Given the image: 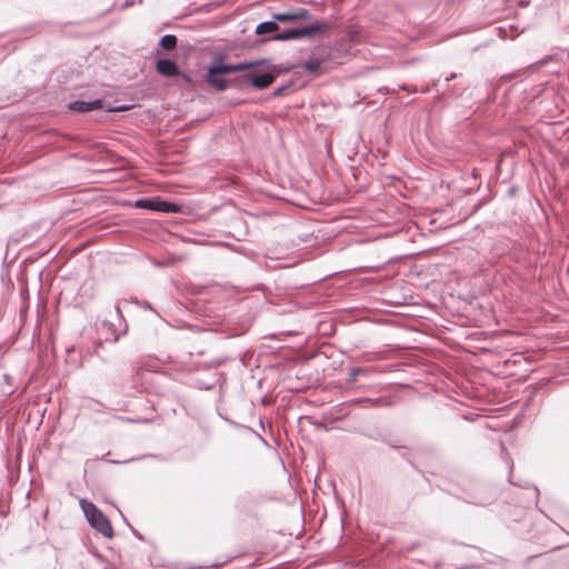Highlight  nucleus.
Masks as SVG:
<instances>
[{"instance_id":"nucleus-15","label":"nucleus","mask_w":569,"mask_h":569,"mask_svg":"<svg viewBox=\"0 0 569 569\" xmlns=\"http://www.w3.org/2000/svg\"><path fill=\"white\" fill-rule=\"evenodd\" d=\"M254 440L261 445H267V442L264 441V439L258 435L257 432H254Z\"/></svg>"},{"instance_id":"nucleus-13","label":"nucleus","mask_w":569,"mask_h":569,"mask_svg":"<svg viewBox=\"0 0 569 569\" xmlns=\"http://www.w3.org/2000/svg\"><path fill=\"white\" fill-rule=\"evenodd\" d=\"M289 87H290V83H288V84H283V86H281V87L277 88V89L273 91L272 96H273V97H279V96L283 94V92H284Z\"/></svg>"},{"instance_id":"nucleus-11","label":"nucleus","mask_w":569,"mask_h":569,"mask_svg":"<svg viewBox=\"0 0 569 569\" xmlns=\"http://www.w3.org/2000/svg\"><path fill=\"white\" fill-rule=\"evenodd\" d=\"M292 13H293V20L295 21H298V20H310L312 18V14L310 13V11L308 9H305V8H298L296 10H293Z\"/></svg>"},{"instance_id":"nucleus-12","label":"nucleus","mask_w":569,"mask_h":569,"mask_svg":"<svg viewBox=\"0 0 569 569\" xmlns=\"http://www.w3.org/2000/svg\"><path fill=\"white\" fill-rule=\"evenodd\" d=\"M273 20L276 21V23L278 22H289V21H295L293 20V13L292 11H289V12H282V13H274L272 16Z\"/></svg>"},{"instance_id":"nucleus-14","label":"nucleus","mask_w":569,"mask_h":569,"mask_svg":"<svg viewBox=\"0 0 569 569\" xmlns=\"http://www.w3.org/2000/svg\"><path fill=\"white\" fill-rule=\"evenodd\" d=\"M361 371V369L359 368H353L351 371H350V380L351 381H355L357 376L359 375V372Z\"/></svg>"},{"instance_id":"nucleus-7","label":"nucleus","mask_w":569,"mask_h":569,"mask_svg":"<svg viewBox=\"0 0 569 569\" xmlns=\"http://www.w3.org/2000/svg\"><path fill=\"white\" fill-rule=\"evenodd\" d=\"M142 376L143 372L141 369H138L134 375L131 377V383L129 386L122 385L121 390L124 396L133 397L134 395L141 392L143 390L142 386Z\"/></svg>"},{"instance_id":"nucleus-1","label":"nucleus","mask_w":569,"mask_h":569,"mask_svg":"<svg viewBox=\"0 0 569 569\" xmlns=\"http://www.w3.org/2000/svg\"><path fill=\"white\" fill-rule=\"evenodd\" d=\"M330 28L329 23L319 20H313L311 23L305 27L290 28L283 31H279V26L272 19L264 21L256 27V34L262 37L261 42L268 40L276 41H288L301 38H311L316 34L326 33Z\"/></svg>"},{"instance_id":"nucleus-6","label":"nucleus","mask_w":569,"mask_h":569,"mask_svg":"<svg viewBox=\"0 0 569 569\" xmlns=\"http://www.w3.org/2000/svg\"><path fill=\"white\" fill-rule=\"evenodd\" d=\"M327 51L325 47L317 48L310 58L302 63L303 70L309 73H320L321 66L326 61Z\"/></svg>"},{"instance_id":"nucleus-8","label":"nucleus","mask_w":569,"mask_h":569,"mask_svg":"<svg viewBox=\"0 0 569 569\" xmlns=\"http://www.w3.org/2000/svg\"><path fill=\"white\" fill-rule=\"evenodd\" d=\"M100 108H102V101L99 99L92 101L76 100L69 104V109L78 113H84Z\"/></svg>"},{"instance_id":"nucleus-18","label":"nucleus","mask_w":569,"mask_h":569,"mask_svg":"<svg viewBox=\"0 0 569 569\" xmlns=\"http://www.w3.org/2000/svg\"><path fill=\"white\" fill-rule=\"evenodd\" d=\"M146 308L151 309V306L149 303H146Z\"/></svg>"},{"instance_id":"nucleus-17","label":"nucleus","mask_w":569,"mask_h":569,"mask_svg":"<svg viewBox=\"0 0 569 569\" xmlns=\"http://www.w3.org/2000/svg\"><path fill=\"white\" fill-rule=\"evenodd\" d=\"M116 311H117V313H118V315H120V313H121V311H120V308H119V307H116Z\"/></svg>"},{"instance_id":"nucleus-10","label":"nucleus","mask_w":569,"mask_h":569,"mask_svg":"<svg viewBox=\"0 0 569 569\" xmlns=\"http://www.w3.org/2000/svg\"><path fill=\"white\" fill-rule=\"evenodd\" d=\"M160 46L166 50H173L177 47V37L164 34L160 40Z\"/></svg>"},{"instance_id":"nucleus-3","label":"nucleus","mask_w":569,"mask_h":569,"mask_svg":"<svg viewBox=\"0 0 569 569\" xmlns=\"http://www.w3.org/2000/svg\"><path fill=\"white\" fill-rule=\"evenodd\" d=\"M81 507L90 526L106 538L113 537V528L109 519L99 510L94 503L81 500Z\"/></svg>"},{"instance_id":"nucleus-5","label":"nucleus","mask_w":569,"mask_h":569,"mask_svg":"<svg viewBox=\"0 0 569 569\" xmlns=\"http://www.w3.org/2000/svg\"><path fill=\"white\" fill-rule=\"evenodd\" d=\"M134 207L139 209H147L158 212H179L180 208L177 203L163 201L160 198H144L138 199L134 202Z\"/></svg>"},{"instance_id":"nucleus-16","label":"nucleus","mask_w":569,"mask_h":569,"mask_svg":"<svg viewBox=\"0 0 569 569\" xmlns=\"http://www.w3.org/2000/svg\"><path fill=\"white\" fill-rule=\"evenodd\" d=\"M456 78V73H452L450 77L446 78V82H449L450 80Z\"/></svg>"},{"instance_id":"nucleus-2","label":"nucleus","mask_w":569,"mask_h":569,"mask_svg":"<svg viewBox=\"0 0 569 569\" xmlns=\"http://www.w3.org/2000/svg\"><path fill=\"white\" fill-rule=\"evenodd\" d=\"M246 69H249V61L239 63H224L221 59H219L216 60L214 63L208 69L207 81L217 90H223L227 87V81L223 79L224 74Z\"/></svg>"},{"instance_id":"nucleus-9","label":"nucleus","mask_w":569,"mask_h":569,"mask_svg":"<svg viewBox=\"0 0 569 569\" xmlns=\"http://www.w3.org/2000/svg\"><path fill=\"white\" fill-rule=\"evenodd\" d=\"M157 71L164 77H173L179 74L178 66L170 59H161L157 61Z\"/></svg>"},{"instance_id":"nucleus-4","label":"nucleus","mask_w":569,"mask_h":569,"mask_svg":"<svg viewBox=\"0 0 569 569\" xmlns=\"http://www.w3.org/2000/svg\"><path fill=\"white\" fill-rule=\"evenodd\" d=\"M258 62L251 61V87L263 89L273 82V80L282 72L277 67H271L267 71H260L254 67Z\"/></svg>"}]
</instances>
